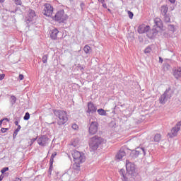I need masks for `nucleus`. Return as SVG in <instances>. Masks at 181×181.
Returning <instances> with one entry per match:
<instances>
[{"label":"nucleus","instance_id":"f257e3e1","mask_svg":"<svg viewBox=\"0 0 181 181\" xmlns=\"http://www.w3.org/2000/svg\"><path fill=\"white\" fill-rule=\"evenodd\" d=\"M72 158L76 168H80V165L86 162V155L84 153L76 150L72 152Z\"/></svg>","mask_w":181,"mask_h":181},{"label":"nucleus","instance_id":"f03ea898","mask_svg":"<svg viewBox=\"0 0 181 181\" xmlns=\"http://www.w3.org/2000/svg\"><path fill=\"white\" fill-rule=\"evenodd\" d=\"M54 114L56 117L58 118L57 124L59 125H64L69 121V115L64 110H55Z\"/></svg>","mask_w":181,"mask_h":181},{"label":"nucleus","instance_id":"7ed1b4c3","mask_svg":"<svg viewBox=\"0 0 181 181\" xmlns=\"http://www.w3.org/2000/svg\"><path fill=\"white\" fill-rule=\"evenodd\" d=\"M101 144H104V139L98 136H95L90 139L89 146L92 151H95Z\"/></svg>","mask_w":181,"mask_h":181},{"label":"nucleus","instance_id":"20e7f679","mask_svg":"<svg viewBox=\"0 0 181 181\" xmlns=\"http://www.w3.org/2000/svg\"><path fill=\"white\" fill-rule=\"evenodd\" d=\"M66 19H69V16L64 13V10L59 11L54 17V21L59 23H64Z\"/></svg>","mask_w":181,"mask_h":181},{"label":"nucleus","instance_id":"39448f33","mask_svg":"<svg viewBox=\"0 0 181 181\" xmlns=\"http://www.w3.org/2000/svg\"><path fill=\"white\" fill-rule=\"evenodd\" d=\"M54 11V8H53L52 4H47V3L44 4L42 13L45 16H47V18L52 17V15H53Z\"/></svg>","mask_w":181,"mask_h":181},{"label":"nucleus","instance_id":"423d86ee","mask_svg":"<svg viewBox=\"0 0 181 181\" xmlns=\"http://www.w3.org/2000/svg\"><path fill=\"white\" fill-rule=\"evenodd\" d=\"M98 132V122H92L88 128V133L90 135H95Z\"/></svg>","mask_w":181,"mask_h":181},{"label":"nucleus","instance_id":"0eeeda50","mask_svg":"<svg viewBox=\"0 0 181 181\" xmlns=\"http://www.w3.org/2000/svg\"><path fill=\"white\" fill-rule=\"evenodd\" d=\"M180 123H177L176 127H173L170 132L168 134L169 138H175L177 135V132L180 131Z\"/></svg>","mask_w":181,"mask_h":181},{"label":"nucleus","instance_id":"6e6552de","mask_svg":"<svg viewBox=\"0 0 181 181\" xmlns=\"http://www.w3.org/2000/svg\"><path fill=\"white\" fill-rule=\"evenodd\" d=\"M126 170L129 175H134L135 172V164L127 160L126 161Z\"/></svg>","mask_w":181,"mask_h":181},{"label":"nucleus","instance_id":"1a4fd4ad","mask_svg":"<svg viewBox=\"0 0 181 181\" xmlns=\"http://www.w3.org/2000/svg\"><path fill=\"white\" fill-rule=\"evenodd\" d=\"M37 142L40 146H46L49 142V139L46 136H42L37 140Z\"/></svg>","mask_w":181,"mask_h":181},{"label":"nucleus","instance_id":"9d476101","mask_svg":"<svg viewBox=\"0 0 181 181\" xmlns=\"http://www.w3.org/2000/svg\"><path fill=\"white\" fill-rule=\"evenodd\" d=\"M87 112L88 114H94V112H97V107L93 102H89L88 103V110Z\"/></svg>","mask_w":181,"mask_h":181},{"label":"nucleus","instance_id":"9b49d317","mask_svg":"<svg viewBox=\"0 0 181 181\" xmlns=\"http://www.w3.org/2000/svg\"><path fill=\"white\" fill-rule=\"evenodd\" d=\"M59 32L57 28H54L50 30L49 32V36L52 40H57V36L59 35Z\"/></svg>","mask_w":181,"mask_h":181},{"label":"nucleus","instance_id":"f8f14e48","mask_svg":"<svg viewBox=\"0 0 181 181\" xmlns=\"http://www.w3.org/2000/svg\"><path fill=\"white\" fill-rule=\"evenodd\" d=\"M149 29H151V27H149V25H145L144 24H143L139 27L138 32L140 34L146 33V32H148Z\"/></svg>","mask_w":181,"mask_h":181},{"label":"nucleus","instance_id":"ddd939ff","mask_svg":"<svg viewBox=\"0 0 181 181\" xmlns=\"http://www.w3.org/2000/svg\"><path fill=\"white\" fill-rule=\"evenodd\" d=\"M33 18H36V13L33 10H29L27 16L28 21H29V22H32V21H33Z\"/></svg>","mask_w":181,"mask_h":181},{"label":"nucleus","instance_id":"4468645a","mask_svg":"<svg viewBox=\"0 0 181 181\" xmlns=\"http://www.w3.org/2000/svg\"><path fill=\"white\" fill-rule=\"evenodd\" d=\"M125 155H127V153H125V151H119L117 155H116V159H117V160H122V158H124V156H125Z\"/></svg>","mask_w":181,"mask_h":181},{"label":"nucleus","instance_id":"2eb2a0df","mask_svg":"<svg viewBox=\"0 0 181 181\" xmlns=\"http://www.w3.org/2000/svg\"><path fill=\"white\" fill-rule=\"evenodd\" d=\"M154 23L156 26H157V28H163V23H162V20L160 18H156L154 19Z\"/></svg>","mask_w":181,"mask_h":181},{"label":"nucleus","instance_id":"dca6fc26","mask_svg":"<svg viewBox=\"0 0 181 181\" xmlns=\"http://www.w3.org/2000/svg\"><path fill=\"white\" fill-rule=\"evenodd\" d=\"M130 142H132L134 146H137V145L141 144V140L136 137H134L133 139H130Z\"/></svg>","mask_w":181,"mask_h":181},{"label":"nucleus","instance_id":"f3484780","mask_svg":"<svg viewBox=\"0 0 181 181\" xmlns=\"http://www.w3.org/2000/svg\"><path fill=\"white\" fill-rule=\"evenodd\" d=\"M174 76H175V78H180V77H181V68H178L177 69L175 70Z\"/></svg>","mask_w":181,"mask_h":181},{"label":"nucleus","instance_id":"a211bd4d","mask_svg":"<svg viewBox=\"0 0 181 181\" xmlns=\"http://www.w3.org/2000/svg\"><path fill=\"white\" fill-rule=\"evenodd\" d=\"M168 8L166 6H161V13L162 15L165 16V15H168Z\"/></svg>","mask_w":181,"mask_h":181},{"label":"nucleus","instance_id":"6ab92c4d","mask_svg":"<svg viewBox=\"0 0 181 181\" xmlns=\"http://www.w3.org/2000/svg\"><path fill=\"white\" fill-rule=\"evenodd\" d=\"M164 16V21L166 22V23H169L170 22V13H168L163 16Z\"/></svg>","mask_w":181,"mask_h":181},{"label":"nucleus","instance_id":"aec40b11","mask_svg":"<svg viewBox=\"0 0 181 181\" xmlns=\"http://www.w3.org/2000/svg\"><path fill=\"white\" fill-rule=\"evenodd\" d=\"M162 138V136L159 134H157L154 136L153 141L154 142H159Z\"/></svg>","mask_w":181,"mask_h":181},{"label":"nucleus","instance_id":"412c9836","mask_svg":"<svg viewBox=\"0 0 181 181\" xmlns=\"http://www.w3.org/2000/svg\"><path fill=\"white\" fill-rule=\"evenodd\" d=\"M83 50L86 54H88L91 52V47L88 45H86L83 48Z\"/></svg>","mask_w":181,"mask_h":181},{"label":"nucleus","instance_id":"4be33fe9","mask_svg":"<svg viewBox=\"0 0 181 181\" xmlns=\"http://www.w3.org/2000/svg\"><path fill=\"white\" fill-rule=\"evenodd\" d=\"M57 156V152H54L50 158L49 162L54 163V158H56V156Z\"/></svg>","mask_w":181,"mask_h":181},{"label":"nucleus","instance_id":"5701e85b","mask_svg":"<svg viewBox=\"0 0 181 181\" xmlns=\"http://www.w3.org/2000/svg\"><path fill=\"white\" fill-rule=\"evenodd\" d=\"M98 113L99 114V115H107V112H105V110H104V109L98 110Z\"/></svg>","mask_w":181,"mask_h":181},{"label":"nucleus","instance_id":"b1692460","mask_svg":"<svg viewBox=\"0 0 181 181\" xmlns=\"http://www.w3.org/2000/svg\"><path fill=\"white\" fill-rule=\"evenodd\" d=\"M21 125H18V128L14 131V133H13V136H16L18 135V133L19 132V131H21Z\"/></svg>","mask_w":181,"mask_h":181},{"label":"nucleus","instance_id":"393cba45","mask_svg":"<svg viewBox=\"0 0 181 181\" xmlns=\"http://www.w3.org/2000/svg\"><path fill=\"white\" fill-rule=\"evenodd\" d=\"M49 56L47 54H45L42 57V63L46 64L47 63V58Z\"/></svg>","mask_w":181,"mask_h":181},{"label":"nucleus","instance_id":"a878e982","mask_svg":"<svg viewBox=\"0 0 181 181\" xmlns=\"http://www.w3.org/2000/svg\"><path fill=\"white\" fill-rule=\"evenodd\" d=\"M166 98V96L163 95H161V97L160 98V104H163L165 103V99Z\"/></svg>","mask_w":181,"mask_h":181},{"label":"nucleus","instance_id":"bb28decb","mask_svg":"<svg viewBox=\"0 0 181 181\" xmlns=\"http://www.w3.org/2000/svg\"><path fill=\"white\" fill-rule=\"evenodd\" d=\"M53 163L52 162H49V172L50 175H52V172L53 171Z\"/></svg>","mask_w":181,"mask_h":181},{"label":"nucleus","instance_id":"cd10ccee","mask_svg":"<svg viewBox=\"0 0 181 181\" xmlns=\"http://www.w3.org/2000/svg\"><path fill=\"white\" fill-rule=\"evenodd\" d=\"M128 13V16L130 19H132L134 18V13H132V11H127Z\"/></svg>","mask_w":181,"mask_h":181},{"label":"nucleus","instance_id":"c85d7f7f","mask_svg":"<svg viewBox=\"0 0 181 181\" xmlns=\"http://www.w3.org/2000/svg\"><path fill=\"white\" fill-rule=\"evenodd\" d=\"M29 118H30V115L29 114V112H26L24 116V119L25 121H28V119H29Z\"/></svg>","mask_w":181,"mask_h":181},{"label":"nucleus","instance_id":"c756f323","mask_svg":"<svg viewBox=\"0 0 181 181\" xmlns=\"http://www.w3.org/2000/svg\"><path fill=\"white\" fill-rule=\"evenodd\" d=\"M151 52H152V48L150 47H146L144 50V53H151Z\"/></svg>","mask_w":181,"mask_h":181},{"label":"nucleus","instance_id":"7c9ffc66","mask_svg":"<svg viewBox=\"0 0 181 181\" xmlns=\"http://www.w3.org/2000/svg\"><path fill=\"white\" fill-rule=\"evenodd\" d=\"M168 29H170V30H171V32H175V26H173L172 25H168Z\"/></svg>","mask_w":181,"mask_h":181},{"label":"nucleus","instance_id":"2f4dec72","mask_svg":"<svg viewBox=\"0 0 181 181\" xmlns=\"http://www.w3.org/2000/svg\"><path fill=\"white\" fill-rule=\"evenodd\" d=\"M8 170H9V168L6 167V168H4L1 170V173H5V172H8Z\"/></svg>","mask_w":181,"mask_h":181},{"label":"nucleus","instance_id":"473e14b6","mask_svg":"<svg viewBox=\"0 0 181 181\" xmlns=\"http://www.w3.org/2000/svg\"><path fill=\"white\" fill-rule=\"evenodd\" d=\"M11 103H12L13 104H15V103H16V97H15V96H11Z\"/></svg>","mask_w":181,"mask_h":181},{"label":"nucleus","instance_id":"72a5a7b5","mask_svg":"<svg viewBox=\"0 0 181 181\" xmlns=\"http://www.w3.org/2000/svg\"><path fill=\"white\" fill-rule=\"evenodd\" d=\"M16 2V5H22V0H14Z\"/></svg>","mask_w":181,"mask_h":181},{"label":"nucleus","instance_id":"f704fd0d","mask_svg":"<svg viewBox=\"0 0 181 181\" xmlns=\"http://www.w3.org/2000/svg\"><path fill=\"white\" fill-rule=\"evenodd\" d=\"M4 121H8V122H9V119H8V118H4V119L0 120V127L2 126V122H4Z\"/></svg>","mask_w":181,"mask_h":181},{"label":"nucleus","instance_id":"c9c22d12","mask_svg":"<svg viewBox=\"0 0 181 181\" xmlns=\"http://www.w3.org/2000/svg\"><path fill=\"white\" fill-rule=\"evenodd\" d=\"M72 128L75 130H77V129H78V125H77L76 124H73Z\"/></svg>","mask_w":181,"mask_h":181},{"label":"nucleus","instance_id":"e433bc0d","mask_svg":"<svg viewBox=\"0 0 181 181\" xmlns=\"http://www.w3.org/2000/svg\"><path fill=\"white\" fill-rule=\"evenodd\" d=\"M1 131L3 134H5V132H6V131H8V128L3 127V128H1Z\"/></svg>","mask_w":181,"mask_h":181},{"label":"nucleus","instance_id":"4c0bfd02","mask_svg":"<svg viewBox=\"0 0 181 181\" xmlns=\"http://www.w3.org/2000/svg\"><path fill=\"white\" fill-rule=\"evenodd\" d=\"M5 78V74H0V81Z\"/></svg>","mask_w":181,"mask_h":181},{"label":"nucleus","instance_id":"58836bf2","mask_svg":"<svg viewBox=\"0 0 181 181\" xmlns=\"http://www.w3.org/2000/svg\"><path fill=\"white\" fill-rule=\"evenodd\" d=\"M18 77L20 80H23V78H25V77L23 76V74H20Z\"/></svg>","mask_w":181,"mask_h":181},{"label":"nucleus","instance_id":"ea45409f","mask_svg":"<svg viewBox=\"0 0 181 181\" xmlns=\"http://www.w3.org/2000/svg\"><path fill=\"white\" fill-rule=\"evenodd\" d=\"M171 4H175L176 2V0H168Z\"/></svg>","mask_w":181,"mask_h":181},{"label":"nucleus","instance_id":"a19ab883","mask_svg":"<svg viewBox=\"0 0 181 181\" xmlns=\"http://www.w3.org/2000/svg\"><path fill=\"white\" fill-rule=\"evenodd\" d=\"M98 2H100V4H104L105 2V0H98Z\"/></svg>","mask_w":181,"mask_h":181},{"label":"nucleus","instance_id":"79ce46f5","mask_svg":"<svg viewBox=\"0 0 181 181\" xmlns=\"http://www.w3.org/2000/svg\"><path fill=\"white\" fill-rule=\"evenodd\" d=\"M103 4V8H105V9H107V4Z\"/></svg>","mask_w":181,"mask_h":181},{"label":"nucleus","instance_id":"37998d69","mask_svg":"<svg viewBox=\"0 0 181 181\" xmlns=\"http://www.w3.org/2000/svg\"><path fill=\"white\" fill-rule=\"evenodd\" d=\"M159 61L160 62V63H163V59L160 57H159Z\"/></svg>","mask_w":181,"mask_h":181},{"label":"nucleus","instance_id":"c03bdc74","mask_svg":"<svg viewBox=\"0 0 181 181\" xmlns=\"http://www.w3.org/2000/svg\"><path fill=\"white\" fill-rule=\"evenodd\" d=\"M14 124H15V125H16L17 127H18V125H19V122H18V121H16V122H14Z\"/></svg>","mask_w":181,"mask_h":181},{"label":"nucleus","instance_id":"a18cd8bd","mask_svg":"<svg viewBox=\"0 0 181 181\" xmlns=\"http://www.w3.org/2000/svg\"><path fill=\"white\" fill-rule=\"evenodd\" d=\"M134 152L136 155H139V151H135Z\"/></svg>","mask_w":181,"mask_h":181},{"label":"nucleus","instance_id":"49530a36","mask_svg":"<svg viewBox=\"0 0 181 181\" xmlns=\"http://www.w3.org/2000/svg\"><path fill=\"white\" fill-rule=\"evenodd\" d=\"M3 179H4V175H0V181H2Z\"/></svg>","mask_w":181,"mask_h":181},{"label":"nucleus","instance_id":"de8ad7c7","mask_svg":"<svg viewBox=\"0 0 181 181\" xmlns=\"http://www.w3.org/2000/svg\"><path fill=\"white\" fill-rule=\"evenodd\" d=\"M5 2V0H0V4H4Z\"/></svg>","mask_w":181,"mask_h":181},{"label":"nucleus","instance_id":"09e8293b","mask_svg":"<svg viewBox=\"0 0 181 181\" xmlns=\"http://www.w3.org/2000/svg\"><path fill=\"white\" fill-rule=\"evenodd\" d=\"M141 149L143 151V152H145V149H144V148H141Z\"/></svg>","mask_w":181,"mask_h":181},{"label":"nucleus","instance_id":"8fccbe9b","mask_svg":"<svg viewBox=\"0 0 181 181\" xmlns=\"http://www.w3.org/2000/svg\"><path fill=\"white\" fill-rule=\"evenodd\" d=\"M122 172H124V170H120V173H122Z\"/></svg>","mask_w":181,"mask_h":181},{"label":"nucleus","instance_id":"3c124183","mask_svg":"<svg viewBox=\"0 0 181 181\" xmlns=\"http://www.w3.org/2000/svg\"><path fill=\"white\" fill-rule=\"evenodd\" d=\"M74 146H77V144H74Z\"/></svg>","mask_w":181,"mask_h":181},{"label":"nucleus","instance_id":"603ef678","mask_svg":"<svg viewBox=\"0 0 181 181\" xmlns=\"http://www.w3.org/2000/svg\"><path fill=\"white\" fill-rule=\"evenodd\" d=\"M107 11H108L109 12H110V11H111V10H110V9H108Z\"/></svg>","mask_w":181,"mask_h":181},{"label":"nucleus","instance_id":"864d4df0","mask_svg":"<svg viewBox=\"0 0 181 181\" xmlns=\"http://www.w3.org/2000/svg\"><path fill=\"white\" fill-rule=\"evenodd\" d=\"M76 142H78V139H76Z\"/></svg>","mask_w":181,"mask_h":181}]
</instances>
